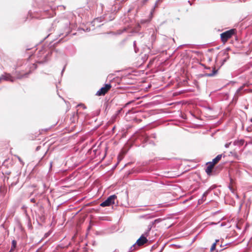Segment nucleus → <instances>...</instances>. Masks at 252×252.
Here are the masks:
<instances>
[{
	"label": "nucleus",
	"mask_w": 252,
	"mask_h": 252,
	"mask_svg": "<svg viewBox=\"0 0 252 252\" xmlns=\"http://www.w3.org/2000/svg\"><path fill=\"white\" fill-rule=\"evenodd\" d=\"M241 91V88L238 89L237 91V93Z\"/></svg>",
	"instance_id": "34"
},
{
	"label": "nucleus",
	"mask_w": 252,
	"mask_h": 252,
	"mask_svg": "<svg viewBox=\"0 0 252 252\" xmlns=\"http://www.w3.org/2000/svg\"><path fill=\"white\" fill-rule=\"evenodd\" d=\"M244 143H245V140L244 139H240V140L235 141L234 142V144L235 145L241 146H242L244 144Z\"/></svg>",
	"instance_id": "12"
},
{
	"label": "nucleus",
	"mask_w": 252,
	"mask_h": 252,
	"mask_svg": "<svg viewBox=\"0 0 252 252\" xmlns=\"http://www.w3.org/2000/svg\"><path fill=\"white\" fill-rule=\"evenodd\" d=\"M219 242V240H216V242L213 244V245L211 246V249H210V251L211 252L214 251L216 249L217 243Z\"/></svg>",
	"instance_id": "15"
},
{
	"label": "nucleus",
	"mask_w": 252,
	"mask_h": 252,
	"mask_svg": "<svg viewBox=\"0 0 252 252\" xmlns=\"http://www.w3.org/2000/svg\"><path fill=\"white\" fill-rule=\"evenodd\" d=\"M251 121L252 122V118L251 119Z\"/></svg>",
	"instance_id": "39"
},
{
	"label": "nucleus",
	"mask_w": 252,
	"mask_h": 252,
	"mask_svg": "<svg viewBox=\"0 0 252 252\" xmlns=\"http://www.w3.org/2000/svg\"><path fill=\"white\" fill-rule=\"evenodd\" d=\"M98 22H99V18H96L94 21V23Z\"/></svg>",
	"instance_id": "24"
},
{
	"label": "nucleus",
	"mask_w": 252,
	"mask_h": 252,
	"mask_svg": "<svg viewBox=\"0 0 252 252\" xmlns=\"http://www.w3.org/2000/svg\"><path fill=\"white\" fill-rule=\"evenodd\" d=\"M78 106L83 107L84 109H86V107L83 104H80L77 105Z\"/></svg>",
	"instance_id": "21"
},
{
	"label": "nucleus",
	"mask_w": 252,
	"mask_h": 252,
	"mask_svg": "<svg viewBox=\"0 0 252 252\" xmlns=\"http://www.w3.org/2000/svg\"><path fill=\"white\" fill-rule=\"evenodd\" d=\"M236 30L231 29L222 32L220 34V38L222 42H226L228 39L231 38L234 34Z\"/></svg>",
	"instance_id": "2"
},
{
	"label": "nucleus",
	"mask_w": 252,
	"mask_h": 252,
	"mask_svg": "<svg viewBox=\"0 0 252 252\" xmlns=\"http://www.w3.org/2000/svg\"><path fill=\"white\" fill-rule=\"evenodd\" d=\"M230 144H231L230 143L225 144V148H228L229 147V145H230Z\"/></svg>",
	"instance_id": "23"
},
{
	"label": "nucleus",
	"mask_w": 252,
	"mask_h": 252,
	"mask_svg": "<svg viewBox=\"0 0 252 252\" xmlns=\"http://www.w3.org/2000/svg\"><path fill=\"white\" fill-rule=\"evenodd\" d=\"M136 46V41H134L133 42V47H135Z\"/></svg>",
	"instance_id": "26"
},
{
	"label": "nucleus",
	"mask_w": 252,
	"mask_h": 252,
	"mask_svg": "<svg viewBox=\"0 0 252 252\" xmlns=\"http://www.w3.org/2000/svg\"><path fill=\"white\" fill-rule=\"evenodd\" d=\"M32 66L34 67V68H36V66L35 64H33Z\"/></svg>",
	"instance_id": "31"
},
{
	"label": "nucleus",
	"mask_w": 252,
	"mask_h": 252,
	"mask_svg": "<svg viewBox=\"0 0 252 252\" xmlns=\"http://www.w3.org/2000/svg\"><path fill=\"white\" fill-rule=\"evenodd\" d=\"M218 72V70H217L215 68H214L212 73H205L204 74V76L207 77H212L214 76Z\"/></svg>",
	"instance_id": "11"
},
{
	"label": "nucleus",
	"mask_w": 252,
	"mask_h": 252,
	"mask_svg": "<svg viewBox=\"0 0 252 252\" xmlns=\"http://www.w3.org/2000/svg\"><path fill=\"white\" fill-rule=\"evenodd\" d=\"M150 137L153 138L155 139L156 138V137H157L156 134L152 133V134H151V135L150 136H148L146 134H144L143 135V139H142L143 142L144 143L147 142L148 141V139Z\"/></svg>",
	"instance_id": "7"
},
{
	"label": "nucleus",
	"mask_w": 252,
	"mask_h": 252,
	"mask_svg": "<svg viewBox=\"0 0 252 252\" xmlns=\"http://www.w3.org/2000/svg\"><path fill=\"white\" fill-rule=\"evenodd\" d=\"M153 223L151 221L148 225L147 232H145V235H148L149 232L151 231L152 227L154 226Z\"/></svg>",
	"instance_id": "13"
},
{
	"label": "nucleus",
	"mask_w": 252,
	"mask_h": 252,
	"mask_svg": "<svg viewBox=\"0 0 252 252\" xmlns=\"http://www.w3.org/2000/svg\"><path fill=\"white\" fill-rule=\"evenodd\" d=\"M19 161L21 162V163L22 164V165H24V162L23 161V160H22V159L19 157V156H17Z\"/></svg>",
	"instance_id": "19"
},
{
	"label": "nucleus",
	"mask_w": 252,
	"mask_h": 252,
	"mask_svg": "<svg viewBox=\"0 0 252 252\" xmlns=\"http://www.w3.org/2000/svg\"><path fill=\"white\" fill-rule=\"evenodd\" d=\"M235 196H236V197L237 198H238H238H239V195H238L237 194H235Z\"/></svg>",
	"instance_id": "32"
},
{
	"label": "nucleus",
	"mask_w": 252,
	"mask_h": 252,
	"mask_svg": "<svg viewBox=\"0 0 252 252\" xmlns=\"http://www.w3.org/2000/svg\"><path fill=\"white\" fill-rule=\"evenodd\" d=\"M111 85L110 84H106L104 87L101 88L96 93V95H104L111 89Z\"/></svg>",
	"instance_id": "4"
},
{
	"label": "nucleus",
	"mask_w": 252,
	"mask_h": 252,
	"mask_svg": "<svg viewBox=\"0 0 252 252\" xmlns=\"http://www.w3.org/2000/svg\"><path fill=\"white\" fill-rule=\"evenodd\" d=\"M208 193H209L208 190H207L202 194V198L201 199H199L198 201V203L199 204H201L204 202V201L206 199V197L207 195H208Z\"/></svg>",
	"instance_id": "8"
},
{
	"label": "nucleus",
	"mask_w": 252,
	"mask_h": 252,
	"mask_svg": "<svg viewBox=\"0 0 252 252\" xmlns=\"http://www.w3.org/2000/svg\"><path fill=\"white\" fill-rule=\"evenodd\" d=\"M134 52L136 53H137L139 52V49H138V48L137 47V46L134 47Z\"/></svg>",
	"instance_id": "20"
},
{
	"label": "nucleus",
	"mask_w": 252,
	"mask_h": 252,
	"mask_svg": "<svg viewBox=\"0 0 252 252\" xmlns=\"http://www.w3.org/2000/svg\"><path fill=\"white\" fill-rule=\"evenodd\" d=\"M161 251H162V249H161V250H160V251H159V252H161Z\"/></svg>",
	"instance_id": "40"
},
{
	"label": "nucleus",
	"mask_w": 252,
	"mask_h": 252,
	"mask_svg": "<svg viewBox=\"0 0 252 252\" xmlns=\"http://www.w3.org/2000/svg\"><path fill=\"white\" fill-rule=\"evenodd\" d=\"M148 242V240L145 236L143 235H141V237L137 240L136 243V246L137 247L139 246H141L143 245L144 244Z\"/></svg>",
	"instance_id": "6"
},
{
	"label": "nucleus",
	"mask_w": 252,
	"mask_h": 252,
	"mask_svg": "<svg viewBox=\"0 0 252 252\" xmlns=\"http://www.w3.org/2000/svg\"><path fill=\"white\" fill-rule=\"evenodd\" d=\"M31 202H32V203H35V199L34 198H32L31 199Z\"/></svg>",
	"instance_id": "25"
},
{
	"label": "nucleus",
	"mask_w": 252,
	"mask_h": 252,
	"mask_svg": "<svg viewBox=\"0 0 252 252\" xmlns=\"http://www.w3.org/2000/svg\"><path fill=\"white\" fill-rule=\"evenodd\" d=\"M117 198L116 195H112L109 196L105 201L102 202L100 206L104 207L106 206H110L112 204L114 203V200Z\"/></svg>",
	"instance_id": "3"
},
{
	"label": "nucleus",
	"mask_w": 252,
	"mask_h": 252,
	"mask_svg": "<svg viewBox=\"0 0 252 252\" xmlns=\"http://www.w3.org/2000/svg\"><path fill=\"white\" fill-rule=\"evenodd\" d=\"M161 1V0H157L155 4V5L153 7V8L151 9V14L152 15L153 14V13L155 11V9L156 8V7H157L158 6V4L159 2H160Z\"/></svg>",
	"instance_id": "14"
},
{
	"label": "nucleus",
	"mask_w": 252,
	"mask_h": 252,
	"mask_svg": "<svg viewBox=\"0 0 252 252\" xmlns=\"http://www.w3.org/2000/svg\"><path fill=\"white\" fill-rule=\"evenodd\" d=\"M16 245H17L16 241L15 240H12L11 251H13L16 248Z\"/></svg>",
	"instance_id": "16"
},
{
	"label": "nucleus",
	"mask_w": 252,
	"mask_h": 252,
	"mask_svg": "<svg viewBox=\"0 0 252 252\" xmlns=\"http://www.w3.org/2000/svg\"><path fill=\"white\" fill-rule=\"evenodd\" d=\"M63 33H61L59 35V36H61L62 35H63Z\"/></svg>",
	"instance_id": "36"
},
{
	"label": "nucleus",
	"mask_w": 252,
	"mask_h": 252,
	"mask_svg": "<svg viewBox=\"0 0 252 252\" xmlns=\"http://www.w3.org/2000/svg\"><path fill=\"white\" fill-rule=\"evenodd\" d=\"M30 72H29L28 73H25L22 75H19L17 77V79H21L24 77H27L28 75L30 74Z\"/></svg>",
	"instance_id": "17"
},
{
	"label": "nucleus",
	"mask_w": 252,
	"mask_h": 252,
	"mask_svg": "<svg viewBox=\"0 0 252 252\" xmlns=\"http://www.w3.org/2000/svg\"><path fill=\"white\" fill-rule=\"evenodd\" d=\"M52 164H53V162L52 161L50 162V168H51V167L52 166Z\"/></svg>",
	"instance_id": "27"
},
{
	"label": "nucleus",
	"mask_w": 252,
	"mask_h": 252,
	"mask_svg": "<svg viewBox=\"0 0 252 252\" xmlns=\"http://www.w3.org/2000/svg\"><path fill=\"white\" fill-rule=\"evenodd\" d=\"M209 163H210V165L207 167V168L206 169V172L207 173V174L210 175L212 172V169L214 165H213L211 162Z\"/></svg>",
	"instance_id": "10"
},
{
	"label": "nucleus",
	"mask_w": 252,
	"mask_h": 252,
	"mask_svg": "<svg viewBox=\"0 0 252 252\" xmlns=\"http://www.w3.org/2000/svg\"><path fill=\"white\" fill-rule=\"evenodd\" d=\"M147 1H148V0H143V4L146 3L147 2Z\"/></svg>",
	"instance_id": "29"
},
{
	"label": "nucleus",
	"mask_w": 252,
	"mask_h": 252,
	"mask_svg": "<svg viewBox=\"0 0 252 252\" xmlns=\"http://www.w3.org/2000/svg\"><path fill=\"white\" fill-rule=\"evenodd\" d=\"M64 68H65V67H63V70H62V74H63V71H64Z\"/></svg>",
	"instance_id": "33"
},
{
	"label": "nucleus",
	"mask_w": 252,
	"mask_h": 252,
	"mask_svg": "<svg viewBox=\"0 0 252 252\" xmlns=\"http://www.w3.org/2000/svg\"><path fill=\"white\" fill-rule=\"evenodd\" d=\"M188 3H189L190 5H192V3H191V2L190 0H189V1H188Z\"/></svg>",
	"instance_id": "30"
},
{
	"label": "nucleus",
	"mask_w": 252,
	"mask_h": 252,
	"mask_svg": "<svg viewBox=\"0 0 252 252\" xmlns=\"http://www.w3.org/2000/svg\"><path fill=\"white\" fill-rule=\"evenodd\" d=\"M68 32L67 33H66L65 35L64 36H66L68 34Z\"/></svg>",
	"instance_id": "37"
},
{
	"label": "nucleus",
	"mask_w": 252,
	"mask_h": 252,
	"mask_svg": "<svg viewBox=\"0 0 252 252\" xmlns=\"http://www.w3.org/2000/svg\"><path fill=\"white\" fill-rule=\"evenodd\" d=\"M161 251H162V249H161V250H160V251H159V252H161Z\"/></svg>",
	"instance_id": "41"
},
{
	"label": "nucleus",
	"mask_w": 252,
	"mask_h": 252,
	"mask_svg": "<svg viewBox=\"0 0 252 252\" xmlns=\"http://www.w3.org/2000/svg\"><path fill=\"white\" fill-rule=\"evenodd\" d=\"M229 188L230 190L231 191V192L234 194L235 193L234 189L231 187H229Z\"/></svg>",
	"instance_id": "22"
},
{
	"label": "nucleus",
	"mask_w": 252,
	"mask_h": 252,
	"mask_svg": "<svg viewBox=\"0 0 252 252\" xmlns=\"http://www.w3.org/2000/svg\"><path fill=\"white\" fill-rule=\"evenodd\" d=\"M118 252V251H117V250H115V251H114V252Z\"/></svg>",
	"instance_id": "35"
},
{
	"label": "nucleus",
	"mask_w": 252,
	"mask_h": 252,
	"mask_svg": "<svg viewBox=\"0 0 252 252\" xmlns=\"http://www.w3.org/2000/svg\"><path fill=\"white\" fill-rule=\"evenodd\" d=\"M161 1H162V0H161Z\"/></svg>",
	"instance_id": "42"
},
{
	"label": "nucleus",
	"mask_w": 252,
	"mask_h": 252,
	"mask_svg": "<svg viewBox=\"0 0 252 252\" xmlns=\"http://www.w3.org/2000/svg\"><path fill=\"white\" fill-rule=\"evenodd\" d=\"M222 156V154L218 155L215 158L213 159L212 162H211L213 165L217 164L221 158Z\"/></svg>",
	"instance_id": "9"
},
{
	"label": "nucleus",
	"mask_w": 252,
	"mask_h": 252,
	"mask_svg": "<svg viewBox=\"0 0 252 252\" xmlns=\"http://www.w3.org/2000/svg\"><path fill=\"white\" fill-rule=\"evenodd\" d=\"M2 80L9 81L11 82H13L15 80V78H13L10 74L4 73L0 76V83Z\"/></svg>",
	"instance_id": "5"
},
{
	"label": "nucleus",
	"mask_w": 252,
	"mask_h": 252,
	"mask_svg": "<svg viewBox=\"0 0 252 252\" xmlns=\"http://www.w3.org/2000/svg\"><path fill=\"white\" fill-rule=\"evenodd\" d=\"M40 148V146H37L36 148V150L38 151Z\"/></svg>",
	"instance_id": "28"
},
{
	"label": "nucleus",
	"mask_w": 252,
	"mask_h": 252,
	"mask_svg": "<svg viewBox=\"0 0 252 252\" xmlns=\"http://www.w3.org/2000/svg\"><path fill=\"white\" fill-rule=\"evenodd\" d=\"M222 247V245H221V244H220V247Z\"/></svg>",
	"instance_id": "38"
},
{
	"label": "nucleus",
	"mask_w": 252,
	"mask_h": 252,
	"mask_svg": "<svg viewBox=\"0 0 252 252\" xmlns=\"http://www.w3.org/2000/svg\"><path fill=\"white\" fill-rule=\"evenodd\" d=\"M51 54L52 52L48 47H43L41 49L38 51L36 54V63H43L47 62L49 59Z\"/></svg>",
	"instance_id": "1"
},
{
	"label": "nucleus",
	"mask_w": 252,
	"mask_h": 252,
	"mask_svg": "<svg viewBox=\"0 0 252 252\" xmlns=\"http://www.w3.org/2000/svg\"><path fill=\"white\" fill-rule=\"evenodd\" d=\"M162 219L161 218H158L155 220L154 221H152L154 224L158 223H159L162 221Z\"/></svg>",
	"instance_id": "18"
}]
</instances>
